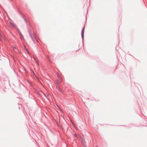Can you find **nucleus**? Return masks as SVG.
<instances>
[{"instance_id": "1", "label": "nucleus", "mask_w": 147, "mask_h": 147, "mask_svg": "<svg viewBox=\"0 0 147 147\" xmlns=\"http://www.w3.org/2000/svg\"><path fill=\"white\" fill-rule=\"evenodd\" d=\"M84 27L82 30V38H83L84 37Z\"/></svg>"}, {"instance_id": "2", "label": "nucleus", "mask_w": 147, "mask_h": 147, "mask_svg": "<svg viewBox=\"0 0 147 147\" xmlns=\"http://www.w3.org/2000/svg\"><path fill=\"white\" fill-rule=\"evenodd\" d=\"M74 136L75 137H76V134H74Z\"/></svg>"}, {"instance_id": "3", "label": "nucleus", "mask_w": 147, "mask_h": 147, "mask_svg": "<svg viewBox=\"0 0 147 147\" xmlns=\"http://www.w3.org/2000/svg\"><path fill=\"white\" fill-rule=\"evenodd\" d=\"M57 76H59V75H58V74H57Z\"/></svg>"}, {"instance_id": "4", "label": "nucleus", "mask_w": 147, "mask_h": 147, "mask_svg": "<svg viewBox=\"0 0 147 147\" xmlns=\"http://www.w3.org/2000/svg\"><path fill=\"white\" fill-rule=\"evenodd\" d=\"M96 147H98V146H96Z\"/></svg>"}]
</instances>
